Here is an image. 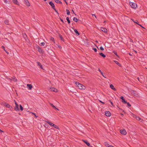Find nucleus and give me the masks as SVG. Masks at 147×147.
I'll return each mask as SVG.
<instances>
[{
	"label": "nucleus",
	"mask_w": 147,
	"mask_h": 147,
	"mask_svg": "<svg viewBox=\"0 0 147 147\" xmlns=\"http://www.w3.org/2000/svg\"><path fill=\"white\" fill-rule=\"evenodd\" d=\"M135 51L136 53H137V52H136V51Z\"/></svg>",
	"instance_id": "680f3d73"
},
{
	"label": "nucleus",
	"mask_w": 147,
	"mask_h": 147,
	"mask_svg": "<svg viewBox=\"0 0 147 147\" xmlns=\"http://www.w3.org/2000/svg\"><path fill=\"white\" fill-rule=\"evenodd\" d=\"M66 20L67 21L68 24H69L70 23V21L69 20V18L68 17H67L66 18Z\"/></svg>",
	"instance_id": "7c9ffc66"
},
{
	"label": "nucleus",
	"mask_w": 147,
	"mask_h": 147,
	"mask_svg": "<svg viewBox=\"0 0 147 147\" xmlns=\"http://www.w3.org/2000/svg\"><path fill=\"white\" fill-rule=\"evenodd\" d=\"M13 80L15 82H16L17 81V79L16 78H13Z\"/></svg>",
	"instance_id": "f704fd0d"
},
{
	"label": "nucleus",
	"mask_w": 147,
	"mask_h": 147,
	"mask_svg": "<svg viewBox=\"0 0 147 147\" xmlns=\"http://www.w3.org/2000/svg\"><path fill=\"white\" fill-rule=\"evenodd\" d=\"M92 49L94 50L95 52H96L97 51V49L96 48H93Z\"/></svg>",
	"instance_id": "58836bf2"
},
{
	"label": "nucleus",
	"mask_w": 147,
	"mask_h": 147,
	"mask_svg": "<svg viewBox=\"0 0 147 147\" xmlns=\"http://www.w3.org/2000/svg\"><path fill=\"white\" fill-rule=\"evenodd\" d=\"M55 2L57 3H59V4H61L62 3L59 0H55Z\"/></svg>",
	"instance_id": "5701e85b"
},
{
	"label": "nucleus",
	"mask_w": 147,
	"mask_h": 147,
	"mask_svg": "<svg viewBox=\"0 0 147 147\" xmlns=\"http://www.w3.org/2000/svg\"><path fill=\"white\" fill-rule=\"evenodd\" d=\"M20 109L21 111H22L23 110V108L21 105H20Z\"/></svg>",
	"instance_id": "2f4dec72"
},
{
	"label": "nucleus",
	"mask_w": 147,
	"mask_h": 147,
	"mask_svg": "<svg viewBox=\"0 0 147 147\" xmlns=\"http://www.w3.org/2000/svg\"><path fill=\"white\" fill-rule=\"evenodd\" d=\"M77 85L78 88L80 89H84L85 88V87L83 85L80 83L78 82H76L75 83Z\"/></svg>",
	"instance_id": "f257e3e1"
},
{
	"label": "nucleus",
	"mask_w": 147,
	"mask_h": 147,
	"mask_svg": "<svg viewBox=\"0 0 147 147\" xmlns=\"http://www.w3.org/2000/svg\"><path fill=\"white\" fill-rule=\"evenodd\" d=\"M113 53H114V54L116 55L117 57H119V56L117 54V52H115V51H114Z\"/></svg>",
	"instance_id": "ea45409f"
},
{
	"label": "nucleus",
	"mask_w": 147,
	"mask_h": 147,
	"mask_svg": "<svg viewBox=\"0 0 147 147\" xmlns=\"http://www.w3.org/2000/svg\"><path fill=\"white\" fill-rule=\"evenodd\" d=\"M5 3H10L9 0H3Z\"/></svg>",
	"instance_id": "a878e982"
},
{
	"label": "nucleus",
	"mask_w": 147,
	"mask_h": 147,
	"mask_svg": "<svg viewBox=\"0 0 147 147\" xmlns=\"http://www.w3.org/2000/svg\"><path fill=\"white\" fill-rule=\"evenodd\" d=\"M121 115L122 116H123V114L121 113Z\"/></svg>",
	"instance_id": "052dcab7"
},
{
	"label": "nucleus",
	"mask_w": 147,
	"mask_h": 147,
	"mask_svg": "<svg viewBox=\"0 0 147 147\" xmlns=\"http://www.w3.org/2000/svg\"><path fill=\"white\" fill-rule=\"evenodd\" d=\"M99 101L100 102H101V103H102V104H105V103L104 102H102V101L101 100H99Z\"/></svg>",
	"instance_id": "09e8293b"
},
{
	"label": "nucleus",
	"mask_w": 147,
	"mask_h": 147,
	"mask_svg": "<svg viewBox=\"0 0 147 147\" xmlns=\"http://www.w3.org/2000/svg\"><path fill=\"white\" fill-rule=\"evenodd\" d=\"M110 87L113 90H114L116 91L117 90L116 89L114 88L113 85V84H110Z\"/></svg>",
	"instance_id": "4468645a"
},
{
	"label": "nucleus",
	"mask_w": 147,
	"mask_h": 147,
	"mask_svg": "<svg viewBox=\"0 0 147 147\" xmlns=\"http://www.w3.org/2000/svg\"><path fill=\"white\" fill-rule=\"evenodd\" d=\"M1 48L3 49V50L5 51L6 50L5 49V47L3 46H1Z\"/></svg>",
	"instance_id": "c03bdc74"
},
{
	"label": "nucleus",
	"mask_w": 147,
	"mask_h": 147,
	"mask_svg": "<svg viewBox=\"0 0 147 147\" xmlns=\"http://www.w3.org/2000/svg\"><path fill=\"white\" fill-rule=\"evenodd\" d=\"M120 98L122 100L121 101L123 103L125 104L127 103V101L125 100V99L124 98L123 96H121Z\"/></svg>",
	"instance_id": "1a4fd4ad"
},
{
	"label": "nucleus",
	"mask_w": 147,
	"mask_h": 147,
	"mask_svg": "<svg viewBox=\"0 0 147 147\" xmlns=\"http://www.w3.org/2000/svg\"><path fill=\"white\" fill-rule=\"evenodd\" d=\"M100 30L101 31L105 33H106L107 32V30L105 28L101 27L100 28Z\"/></svg>",
	"instance_id": "9b49d317"
},
{
	"label": "nucleus",
	"mask_w": 147,
	"mask_h": 147,
	"mask_svg": "<svg viewBox=\"0 0 147 147\" xmlns=\"http://www.w3.org/2000/svg\"><path fill=\"white\" fill-rule=\"evenodd\" d=\"M4 104L5 106L6 107L10 108V109H13V107L11 106H10L9 104L5 102H4Z\"/></svg>",
	"instance_id": "423d86ee"
},
{
	"label": "nucleus",
	"mask_w": 147,
	"mask_h": 147,
	"mask_svg": "<svg viewBox=\"0 0 147 147\" xmlns=\"http://www.w3.org/2000/svg\"><path fill=\"white\" fill-rule=\"evenodd\" d=\"M49 3L51 6L52 8L53 9H54V8H55V5L52 2V1H50L49 2Z\"/></svg>",
	"instance_id": "6e6552de"
},
{
	"label": "nucleus",
	"mask_w": 147,
	"mask_h": 147,
	"mask_svg": "<svg viewBox=\"0 0 147 147\" xmlns=\"http://www.w3.org/2000/svg\"><path fill=\"white\" fill-rule=\"evenodd\" d=\"M50 105L52 107H53V108H54L55 109H56L58 111H59V110L56 108L55 107L52 103H50Z\"/></svg>",
	"instance_id": "6ab92c4d"
},
{
	"label": "nucleus",
	"mask_w": 147,
	"mask_h": 147,
	"mask_svg": "<svg viewBox=\"0 0 147 147\" xmlns=\"http://www.w3.org/2000/svg\"><path fill=\"white\" fill-rule=\"evenodd\" d=\"M132 93L133 94H134L135 96H136V94H137V92L134 90H132Z\"/></svg>",
	"instance_id": "bb28decb"
},
{
	"label": "nucleus",
	"mask_w": 147,
	"mask_h": 147,
	"mask_svg": "<svg viewBox=\"0 0 147 147\" xmlns=\"http://www.w3.org/2000/svg\"><path fill=\"white\" fill-rule=\"evenodd\" d=\"M50 89H51V90L53 92H57V89L53 87L52 88H50Z\"/></svg>",
	"instance_id": "412c9836"
},
{
	"label": "nucleus",
	"mask_w": 147,
	"mask_h": 147,
	"mask_svg": "<svg viewBox=\"0 0 147 147\" xmlns=\"http://www.w3.org/2000/svg\"><path fill=\"white\" fill-rule=\"evenodd\" d=\"M120 133L124 135H125L127 134V132L124 129H121L120 130Z\"/></svg>",
	"instance_id": "39448f33"
},
{
	"label": "nucleus",
	"mask_w": 147,
	"mask_h": 147,
	"mask_svg": "<svg viewBox=\"0 0 147 147\" xmlns=\"http://www.w3.org/2000/svg\"><path fill=\"white\" fill-rule=\"evenodd\" d=\"M34 115L36 117H38L37 116H36V114Z\"/></svg>",
	"instance_id": "4d7b16f0"
},
{
	"label": "nucleus",
	"mask_w": 147,
	"mask_h": 147,
	"mask_svg": "<svg viewBox=\"0 0 147 147\" xmlns=\"http://www.w3.org/2000/svg\"><path fill=\"white\" fill-rule=\"evenodd\" d=\"M5 52H6V53L7 54H9V52L7 51H5Z\"/></svg>",
	"instance_id": "603ef678"
},
{
	"label": "nucleus",
	"mask_w": 147,
	"mask_h": 147,
	"mask_svg": "<svg viewBox=\"0 0 147 147\" xmlns=\"http://www.w3.org/2000/svg\"><path fill=\"white\" fill-rule=\"evenodd\" d=\"M13 2L16 4H17L18 5H19V3H18V2L17 0H13Z\"/></svg>",
	"instance_id": "a211bd4d"
},
{
	"label": "nucleus",
	"mask_w": 147,
	"mask_h": 147,
	"mask_svg": "<svg viewBox=\"0 0 147 147\" xmlns=\"http://www.w3.org/2000/svg\"><path fill=\"white\" fill-rule=\"evenodd\" d=\"M99 55L101 56L102 57H103V58H105L106 57V55H105L103 53H99Z\"/></svg>",
	"instance_id": "b1692460"
},
{
	"label": "nucleus",
	"mask_w": 147,
	"mask_h": 147,
	"mask_svg": "<svg viewBox=\"0 0 147 147\" xmlns=\"http://www.w3.org/2000/svg\"><path fill=\"white\" fill-rule=\"evenodd\" d=\"M98 71L100 72V73H101V75H102V76L104 77L105 78H106V76L105 75V76L104 74H103V72L101 71V70H100V69L98 68Z\"/></svg>",
	"instance_id": "f3484780"
},
{
	"label": "nucleus",
	"mask_w": 147,
	"mask_h": 147,
	"mask_svg": "<svg viewBox=\"0 0 147 147\" xmlns=\"http://www.w3.org/2000/svg\"><path fill=\"white\" fill-rule=\"evenodd\" d=\"M59 19L61 20V21L63 23H64L63 20L61 18L59 17Z\"/></svg>",
	"instance_id": "a18cd8bd"
},
{
	"label": "nucleus",
	"mask_w": 147,
	"mask_h": 147,
	"mask_svg": "<svg viewBox=\"0 0 147 147\" xmlns=\"http://www.w3.org/2000/svg\"><path fill=\"white\" fill-rule=\"evenodd\" d=\"M134 22L135 23H136L137 24H138V25H139L140 26H141L143 28H144L142 26H141V25L140 24H139V22H138V21L137 20H136L135 21H134Z\"/></svg>",
	"instance_id": "aec40b11"
},
{
	"label": "nucleus",
	"mask_w": 147,
	"mask_h": 147,
	"mask_svg": "<svg viewBox=\"0 0 147 147\" xmlns=\"http://www.w3.org/2000/svg\"><path fill=\"white\" fill-rule=\"evenodd\" d=\"M129 55L130 56H132V55L129 53Z\"/></svg>",
	"instance_id": "13d9d810"
},
{
	"label": "nucleus",
	"mask_w": 147,
	"mask_h": 147,
	"mask_svg": "<svg viewBox=\"0 0 147 147\" xmlns=\"http://www.w3.org/2000/svg\"><path fill=\"white\" fill-rule=\"evenodd\" d=\"M60 47H60L59 46V47H59H59Z\"/></svg>",
	"instance_id": "0e129e2a"
},
{
	"label": "nucleus",
	"mask_w": 147,
	"mask_h": 147,
	"mask_svg": "<svg viewBox=\"0 0 147 147\" xmlns=\"http://www.w3.org/2000/svg\"><path fill=\"white\" fill-rule=\"evenodd\" d=\"M64 1L67 4V2L65 0H64Z\"/></svg>",
	"instance_id": "864d4df0"
},
{
	"label": "nucleus",
	"mask_w": 147,
	"mask_h": 147,
	"mask_svg": "<svg viewBox=\"0 0 147 147\" xmlns=\"http://www.w3.org/2000/svg\"><path fill=\"white\" fill-rule=\"evenodd\" d=\"M74 31L78 35H80L79 33L76 29H74Z\"/></svg>",
	"instance_id": "393cba45"
},
{
	"label": "nucleus",
	"mask_w": 147,
	"mask_h": 147,
	"mask_svg": "<svg viewBox=\"0 0 147 147\" xmlns=\"http://www.w3.org/2000/svg\"><path fill=\"white\" fill-rule=\"evenodd\" d=\"M45 44V43L44 42H42L40 43V45L41 46H44Z\"/></svg>",
	"instance_id": "473e14b6"
},
{
	"label": "nucleus",
	"mask_w": 147,
	"mask_h": 147,
	"mask_svg": "<svg viewBox=\"0 0 147 147\" xmlns=\"http://www.w3.org/2000/svg\"><path fill=\"white\" fill-rule=\"evenodd\" d=\"M100 50H101V51H103L104 50V49L103 48V47H101L100 48Z\"/></svg>",
	"instance_id": "79ce46f5"
},
{
	"label": "nucleus",
	"mask_w": 147,
	"mask_h": 147,
	"mask_svg": "<svg viewBox=\"0 0 147 147\" xmlns=\"http://www.w3.org/2000/svg\"><path fill=\"white\" fill-rule=\"evenodd\" d=\"M50 40L54 42V39L53 37H51L50 38Z\"/></svg>",
	"instance_id": "4c0bfd02"
},
{
	"label": "nucleus",
	"mask_w": 147,
	"mask_h": 147,
	"mask_svg": "<svg viewBox=\"0 0 147 147\" xmlns=\"http://www.w3.org/2000/svg\"><path fill=\"white\" fill-rule=\"evenodd\" d=\"M14 101L15 102L16 106L15 107H14V110L16 111H20V109L19 108V105L17 104V103L16 102L15 100H14Z\"/></svg>",
	"instance_id": "20e7f679"
},
{
	"label": "nucleus",
	"mask_w": 147,
	"mask_h": 147,
	"mask_svg": "<svg viewBox=\"0 0 147 147\" xmlns=\"http://www.w3.org/2000/svg\"><path fill=\"white\" fill-rule=\"evenodd\" d=\"M47 123L48 124H49V125H50L51 126H52L55 128L56 129H59V127L58 126L56 125H55L53 124V123L49 121H46Z\"/></svg>",
	"instance_id": "f03ea898"
},
{
	"label": "nucleus",
	"mask_w": 147,
	"mask_h": 147,
	"mask_svg": "<svg viewBox=\"0 0 147 147\" xmlns=\"http://www.w3.org/2000/svg\"><path fill=\"white\" fill-rule=\"evenodd\" d=\"M32 114H33L34 115H35V113H32Z\"/></svg>",
	"instance_id": "bf43d9fd"
},
{
	"label": "nucleus",
	"mask_w": 147,
	"mask_h": 147,
	"mask_svg": "<svg viewBox=\"0 0 147 147\" xmlns=\"http://www.w3.org/2000/svg\"><path fill=\"white\" fill-rule=\"evenodd\" d=\"M27 86L29 90H31L32 87V86L31 84H27Z\"/></svg>",
	"instance_id": "dca6fc26"
},
{
	"label": "nucleus",
	"mask_w": 147,
	"mask_h": 147,
	"mask_svg": "<svg viewBox=\"0 0 147 147\" xmlns=\"http://www.w3.org/2000/svg\"><path fill=\"white\" fill-rule=\"evenodd\" d=\"M129 4L131 7L132 8H135L137 6V4L136 3L130 1L129 2Z\"/></svg>",
	"instance_id": "7ed1b4c3"
},
{
	"label": "nucleus",
	"mask_w": 147,
	"mask_h": 147,
	"mask_svg": "<svg viewBox=\"0 0 147 147\" xmlns=\"http://www.w3.org/2000/svg\"><path fill=\"white\" fill-rule=\"evenodd\" d=\"M105 145L108 147H109L110 146L107 142H105Z\"/></svg>",
	"instance_id": "72a5a7b5"
},
{
	"label": "nucleus",
	"mask_w": 147,
	"mask_h": 147,
	"mask_svg": "<svg viewBox=\"0 0 147 147\" xmlns=\"http://www.w3.org/2000/svg\"><path fill=\"white\" fill-rule=\"evenodd\" d=\"M26 3V5L28 6H29L30 5V4L28 0H24Z\"/></svg>",
	"instance_id": "2eb2a0df"
},
{
	"label": "nucleus",
	"mask_w": 147,
	"mask_h": 147,
	"mask_svg": "<svg viewBox=\"0 0 147 147\" xmlns=\"http://www.w3.org/2000/svg\"><path fill=\"white\" fill-rule=\"evenodd\" d=\"M127 104V105L129 107H130L131 106V105L130 104L129 102H127L126 103Z\"/></svg>",
	"instance_id": "37998d69"
},
{
	"label": "nucleus",
	"mask_w": 147,
	"mask_h": 147,
	"mask_svg": "<svg viewBox=\"0 0 147 147\" xmlns=\"http://www.w3.org/2000/svg\"><path fill=\"white\" fill-rule=\"evenodd\" d=\"M92 16H94L96 17V16L95 14H92Z\"/></svg>",
	"instance_id": "8fccbe9b"
},
{
	"label": "nucleus",
	"mask_w": 147,
	"mask_h": 147,
	"mask_svg": "<svg viewBox=\"0 0 147 147\" xmlns=\"http://www.w3.org/2000/svg\"><path fill=\"white\" fill-rule=\"evenodd\" d=\"M109 102H110L111 103V105L113 106H114V105H113V103L111 101V100H109Z\"/></svg>",
	"instance_id": "49530a36"
},
{
	"label": "nucleus",
	"mask_w": 147,
	"mask_h": 147,
	"mask_svg": "<svg viewBox=\"0 0 147 147\" xmlns=\"http://www.w3.org/2000/svg\"><path fill=\"white\" fill-rule=\"evenodd\" d=\"M47 0H44L45 1H46Z\"/></svg>",
	"instance_id": "e2e57ef3"
},
{
	"label": "nucleus",
	"mask_w": 147,
	"mask_h": 147,
	"mask_svg": "<svg viewBox=\"0 0 147 147\" xmlns=\"http://www.w3.org/2000/svg\"><path fill=\"white\" fill-rule=\"evenodd\" d=\"M66 11H67V14L68 15H69L70 13V12L69 11L68 9H66Z\"/></svg>",
	"instance_id": "c9c22d12"
},
{
	"label": "nucleus",
	"mask_w": 147,
	"mask_h": 147,
	"mask_svg": "<svg viewBox=\"0 0 147 147\" xmlns=\"http://www.w3.org/2000/svg\"><path fill=\"white\" fill-rule=\"evenodd\" d=\"M2 132H3V131L2 130L0 129V133H1Z\"/></svg>",
	"instance_id": "3c124183"
},
{
	"label": "nucleus",
	"mask_w": 147,
	"mask_h": 147,
	"mask_svg": "<svg viewBox=\"0 0 147 147\" xmlns=\"http://www.w3.org/2000/svg\"><path fill=\"white\" fill-rule=\"evenodd\" d=\"M98 42V41H96V42Z\"/></svg>",
	"instance_id": "69168bd1"
},
{
	"label": "nucleus",
	"mask_w": 147,
	"mask_h": 147,
	"mask_svg": "<svg viewBox=\"0 0 147 147\" xmlns=\"http://www.w3.org/2000/svg\"><path fill=\"white\" fill-rule=\"evenodd\" d=\"M9 21L8 20H6L5 21V23L7 25L9 24Z\"/></svg>",
	"instance_id": "c85d7f7f"
},
{
	"label": "nucleus",
	"mask_w": 147,
	"mask_h": 147,
	"mask_svg": "<svg viewBox=\"0 0 147 147\" xmlns=\"http://www.w3.org/2000/svg\"><path fill=\"white\" fill-rule=\"evenodd\" d=\"M105 115L109 117L111 115V113L109 111H107L105 112Z\"/></svg>",
	"instance_id": "0eeeda50"
},
{
	"label": "nucleus",
	"mask_w": 147,
	"mask_h": 147,
	"mask_svg": "<svg viewBox=\"0 0 147 147\" xmlns=\"http://www.w3.org/2000/svg\"><path fill=\"white\" fill-rule=\"evenodd\" d=\"M73 20L75 22H77L78 21V20L76 17H74L73 18Z\"/></svg>",
	"instance_id": "c756f323"
},
{
	"label": "nucleus",
	"mask_w": 147,
	"mask_h": 147,
	"mask_svg": "<svg viewBox=\"0 0 147 147\" xmlns=\"http://www.w3.org/2000/svg\"><path fill=\"white\" fill-rule=\"evenodd\" d=\"M82 140L88 146L90 147V144L88 142L87 140Z\"/></svg>",
	"instance_id": "f8f14e48"
},
{
	"label": "nucleus",
	"mask_w": 147,
	"mask_h": 147,
	"mask_svg": "<svg viewBox=\"0 0 147 147\" xmlns=\"http://www.w3.org/2000/svg\"><path fill=\"white\" fill-rule=\"evenodd\" d=\"M136 119H137L138 120L140 121H141V120H142V119L140 117H136Z\"/></svg>",
	"instance_id": "e433bc0d"
},
{
	"label": "nucleus",
	"mask_w": 147,
	"mask_h": 147,
	"mask_svg": "<svg viewBox=\"0 0 147 147\" xmlns=\"http://www.w3.org/2000/svg\"><path fill=\"white\" fill-rule=\"evenodd\" d=\"M114 62L116 64H117L119 66V67H121V64H120V63L117 61H114Z\"/></svg>",
	"instance_id": "4be33fe9"
},
{
	"label": "nucleus",
	"mask_w": 147,
	"mask_h": 147,
	"mask_svg": "<svg viewBox=\"0 0 147 147\" xmlns=\"http://www.w3.org/2000/svg\"><path fill=\"white\" fill-rule=\"evenodd\" d=\"M109 147H114L111 146H109Z\"/></svg>",
	"instance_id": "6e6d98bb"
},
{
	"label": "nucleus",
	"mask_w": 147,
	"mask_h": 147,
	"mask_svg": "<svg viewBox=\"0 0 147 147\" xmlns=\"http://www.w3.org/2000/svg\"><path fill=\"white\" fill-rule=\"evenodd\" d=\"M72 11H73V13L75 14V13H74V10H72Z\"/></svg>",
	"instance_id": "5fc2aeb1"
},
{
	"label": "nucleus",
	"mask_w": 147,
	"mask_h": 147,
	"mask_svg": "<svg viewBox=\"0 0 147 147\" xmlns=\"http://www.w3.org/2000/svg\"><path fill=\"white\" fill-rule=\"evenodd\" d=\"M59 37H60L61 40H62L63 41H64V39L63 38V37L62 36V35H61L60 34L59 35Z\"/></svg>",
	"instance_id": "cd10ccee"
},
{
	"label": "nucleus",
	"mask_w": 147,
	"mask_h": 147,
	"mask_svg": "<svg viewBox=\"0 0 147 147\" xmlns=\"http://www.w3.org/2000/svg\"><path fill=\"white\" fill-rule=\"evenodd\" d=\"M55 11V12L58 14H59V13L57 10H56V9H55V8H54V9H53Z\"/></svg>",
	"instance_id": "a19ab883"
},
{
	"label": "nucleus",
	"mask_w": 147,
	"mask_h": 147,
	"mask_svg": "<svg viewBox=\"0 0 147 147\" xmlns=\"http://www.w3.org/2000/svg\"><path fill=\"white\" fill-rule=\"evenodd\" d=\"M37 49H38V51L42 53H44L42 49L40 48V47H39V46H38L37 47Z\"/></svg>",
	"instance_id": "9d476101"
},
{
	"label": "nucleus",
	"mask_w": 147,
	"mask_h": 147,
	"mask_svg": "<svg viewBox=\"0 0 147 147\" xmlns=\"http://www.w3.org/2000/svg\"><path fill=\"white\" fill-rule=\"evenodd\" d=\"M23 36L25 38V37H26V35L25 34H23Z\"/></svg>",
	"instance_id": "de8ad7c7"
},
{
	"label": "nucleus",
	"mask_w": 147,
	"mask_h": 147,
	"mask_svg": "<svg viewBox=\"0 0 147 147\" xmlns=\"http://www.w3.org/2000/svg\"><path fill=\"white\" fill-rule=\"evenodd\" d=\"M37 65L38 66H39L40 67V68L41 69H43L42 67V65L40 62H37Z\"/></svg>",
	"instance_id": "ddd939ff"
}]
</instances>
